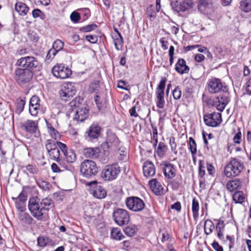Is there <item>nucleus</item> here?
Returning a JSON list of instances; mask_svg holds the SVG:
<instances>
[{
    "label": "nucleus",
    "mask_w": 251,
    "mask_h": 251,
    "mask_svg": "<svg viewBox=\"0 0 251 251\" xmlns=\"http://www.w3.org/2000/svg\"><path fill=\"white\" fill-rule=\"evenodd\" d=\"M32 16L34 18H36L38 17H41L43 14L41 11L39 9H35L32 11Z\"/></svg>",
    "instance_id": "obj_62"
},
{
    "label": "nucleus",
    "mask_w": 251,
    "mask_h": 251,
    "mask_svg": "<svg viewBox=\"0 0 251 251\" xmlns=\"http://www.w3.org/2000/svg\"><path fill=\"white\" fill-rule=\"evenodd\" d=\"M27 196L26 193L23 191L19 194V195L18 196V197L17 198H13V199L15 200V201H17L20 202H25V201L27 200Z\"/></svg>",
    "instance_id": "obj_49"
},
{
    "label": "nucleus",
    "mask_w": 251,
    "mask_h": 251,
    "mask_svg": "<svg viewBox=\"0 0 251 251\" xmlns=\"http://www.w3.org/2000/svg\"><path fill=\"white\" fill-rule=\"evenodd\" d=\"M228 102L229 99L228 94H225L216 98L214 101V105L216 106L218 110L223 111Z\"/></svg>",
    "instance_id": "obj_19"
},
{
    "label": "nucleus",
    "mask_w": 251,
    "mask_h": 251,
    "mask_svg": "<svg viewBox=\"0 0 251 251\" xmlns=\"http://www.w3.org/2000/svg\"><path fill=\"white\" fill-rule=\"evenodd\" d=\"M18 218L23 224L30 225L32 223L33 219L25 211L18 213Z\"/></svg>",
    "instance_id": "obj_29"
},
{
    "label": "nucleus",
    "mask_w": 251,
    "mask_h": 251,
    "mask_svg": "<svg viewBox=\"0 0 251 251\" xmlns=\"http://www.w3.org/2000/svg\"><path fill=\"white\" fill-rule=\"evenodd\" d=\"M15 74L17 80L21 83L29 81L32 77V72L28 69H18Z\"/></svg>",
    "instance_id": "obj_16"
},
{
    "label": "nucleus",
    "mask_w": 251,
    "mask_h": 251,
    "mask_svg": "<svg viewBox=\"0 0 251 251\" xmlns=\"http://www.w3.org/2000/svg\"><path fill=\"white\" fill-rule=\"evenodd\" d=\"M17 64L25 69L27 68H35L39 70L41 65L37 60L32 56H25L18 59Z\"/></svg>",
    "instance_id": "obj_7"
},
{
    "label": "nucleus",
    "mask_w": 251,
    "mask_h": 251,
    "mask_svg": "<svg viewBox=\"0 0 251 251\" xmlns=\"http://www.w3.org/2000/svg\"><path fill=\"white\" fill-rule=\"evenodd\" d=\"M166 81L165 78L161 79L155 92L156 96V103L159 108H163L164 106V89Z\"/></svg>",
    "instance_id": "obj_13"
},
{
    "label": "nucleus",
    "mask_w": 251,
    "mask_h": 251,
    "mask_svg": "<svg viewBox=\"0 0 251 251\" xmlns=\"http://www.w3.org/2000/svg\"><path fill=\"white\" fill-rule=\"evenodd\" d=\"M126 204L129 210L135 212L141 211L145 207L144 201L136 197L127 198L126 200Z\"/></svg>",
    "instance_id": "obj_9"
},
{
    "label": "nucleus",
    "mask_w": 251,
    "mask_h": 251,
    "mask_svg": "<svg viewBox=\"0 0 251 251\" xmlns=\"http://www.w3.org/2000/svg\"><path fill=\"white\" fill-rule=\"evenodd\" d=\"M242 134L240 131L237 133L233 137V142L235 144H239L241 140Z\"/></svg>",
    "instance_id": "obj_59"
},
{
    "label": "nucleus",
    "mask_w": 251,
    "mask_h": 251,
    "mask_svg": "<svg viewBox=\"0 0 251 251\" xmlns=\"http://www.w3.org/2000/svg\"><path fill=\"white\" fill-rule=\"evenodd\" d=\"M214 227L215 226L211 220L207 219L205 221L204 230L206 234L209 235L211 234Z\"/></svg>",
    "instance_id": "obj_36"
},
{
    "label": "nucleus",
    "mask_w": 251,
    "mask_h": 251,
    "mask_svg": "<svg viewBox=\"0 0 251 251\" xmlns=\"http://www.w3.org/2000/svg\"><path fill=\"white\" fill-rule=\"evenodd\" d=\"M137 230L136 226L135 225H131L125 227L124 232L127 236L132 237L136 233Z\"/></svg>",
    "instance_id": "obj_40"
},
{
    "label": "nucleus",
    "mask_w": 251,
    "mask_h": 251,
    "mask_svg": "<svg viewBox=\"0 0 251 251\" xmlns=\"http://www.w3.org/2000/svg\"><path fill=\"white\" fill-rule=\"evenodd\" d=\"M212 246L216 251H223V248L217 242H214L212 244Z\"/></svg>",
    "instance_id": "obj_64"
},
{
    "label": "nucleus",
    "mask_w": 251,
    "mask_h": 251,
    "mask_svg": "<svg viewBox=\"0 0 251 251\" xmlns=\"http://www.w3.org/2000/svg\"><path fill=\"white\" fill-rule=\"evenodd\" d=\"M97 27V25L95 24L87 25L82 28V30L85 32H90L95 29Z\"/></svg>",
    "instance_id": "obj_55"
},
{
    "label": "nucleus",
    "mask_w": 251,
    "mask_h": 251,
    "mask_svg": "<svg viewBox=\"0 0 251 251\" xmlns=\"http://www.w3.org/2000/svg\"><path fill=\"white\" fill-rule=\"evenodd\" d=\"M114 220L119 226L127 224L130 219L127 211L124 209L118 208L113 213Z\"/></svg>",
    "instance_id": "obj_10"
},
{
    "label": "nucleus",
    "mask_w": 251,
    "mask_h": 251,
    "mask_svg": "<svg viewBox=\"0 0 251 251\" xmlns=\"http://www.w3.org/2000/svg\"><path fill=\"white\" fill-rule=\"evenodd\" d=\"M45 121L49 134L52 138L56 140H59L61 137L60 133L53 127L50 123H49L47 120Z\"/></svg>",
    "instance_id": "obj_26"
},
{
    "label": "nucleus",
    "mask_w": 251,
    "mask_h": 251,
    "mask_svg": "<svg viewBox=\"0 0 251 251\" xmlns=\"http://www.w3.org/2000/svg\"><path fill=\"white\" fill-rule=\"evenodd\" d=\"M149 185L152 192L157 195L163 193V187L161 183L156 179H152L149 181Z\"/></svg>",
    "instance_id": "obj_22"
},
{
    "label": "nucleus",
    "mask_w": 251,
    "mask_h": 251,
    "mask_svg": "<svg viewBox=\"0 0 251 251\" xmlns=\"http://www.w3.org/2000/svg\"><path fill=\"white\" fill-rule=\"evenodd\" d=\"M16 207L18 210L19 212H22L25 211L26 210V206L25 202H20L17 201H15Z\"/></svg>",
    "instance_id": "obj_47"
},
{
    "label": "nucleus",
    "mask_w": 251,
    "mask_h": 251,
    "mask_svg": "<svg viewBox=\"0 0 251 251\" xmlns=\"http://www.w3.org/2000/svg\"><path fill=\"white\" fill-rule=\"evenodd\" d=\"M28 209L32 216L38 220L43 219L44 211L37 197L30 198L28 201Z\"/></svg>",
    "instance_id": "obj_3"
},
{
    "label": "nucleus",
    "mask_w": 251,
    "mask_h": 251,
    "mask_svg": "<svg viewBox=\"0 0 251 251\" xmlns=\"http://www.w3.org/2000/svg\"><path fill=\"white\" fill-rule=\"evenodd\" d=\"M113 142H111L108 140L105 143H104L101 145V147L104 151H106L109 149H112L117 146L118 142V139L115 137H113Z\"/></svg>",
    "instance_id": "obj_33"
},
{
    "label": "nucleus",
    "mask_w": 251,
    "mask_h": 251,
    "mask_svg": "<svg viewBox=\"0 0 251 251\" xmlns=\"http://www.w3.org/2000/svg\"><path fill=\"white\" fill-rule=\"evenodd\" d=\"M40 99L36 96L31 97L29 101V112L31 116H36L39 112L44 113L46 108L41 104Z\"/></svg>",
    "instance_id": "obj_12"
},
{
    "label": "nucleus",
    "mask_w": 251,
    "mask_h": 251,
    "mask_svg": "<svg viewBox=\"0 0 251 251\" xmlns=\"http://www.w3.org/2000/svg\"><path fill=\"white\" fill-rule=\"evenodd\" d=\"M38 244L39 246L44 247L46 246L48 243V238L41 236L37 239Z\"/></svg>",
    "instance_id": "obj_52"
},
{
    "label": "nucleus",
    "mask_w": 251,
    "mask_h": 251,
    "mask_svg": "<svg viewBox=\"0 0 251 251\" xmlns=\"http://www.w3.org/2000/svg\"><path fill=\"white\" fill-rule=\"evenodd\" d=\"M225 227L224 222L223 220H219L216 225V228L217 230H223Z\"/></svg>",
    "instance_id": "obj_63"
},
{
    "label": "nucleus",
    "mask_w": 251,
    "mask_h": 251,
    "mask_svg": "<svg viewBox=\"0 0 251 251\" xmlns=\"http://www.w3.org/2000/svg\"><path fill=\"white\" fill-rule=\"evenodd\" d=\"M244 168L243 164L239 160L233 158L225 167L224 173L227 177L238 176Z\"/></svg>",
    "instance_id": "obj_1"
},
{
    "label": "nucleus",
    "mask_w": 251,
    "mask_h": 251,
    "mask_svg": "<svg viewBox=\"0 0 251 251\" xmlns=\"http://www.w3.org/2000/svg\"><path fill=\"white\" fill-rule=\"evenodd\" d=\"M80 172L84 177L90 178L97 174L98 168L94 161L86 160L81 164Z\"/></svg>",
    "instance_id": "obj_4"
},
{
    "label": "nucleus",
    "mask_w": 251,
    "mask_h": 251,
    "mask_svg": "<svg viewBox=\"0 0 251 251\" xmlns=\"http://www.w3.org/2000/svg\"><path fill=\"white\" fill-rule=\"evenodd\" d=\"M173 97L175 100H178L181 96V91L178 87H176L173 91Z\"/></svg>",
    "instance_id": "obj_51"
},
{
    "label": "nucleus",
    "mask_w": 251,
    "mask_h": 251,
    "mask_svg": "<svg viewBox=\"0 0 251 251\" xmlns=\"http://www.w3.org/2000/svg\"><path fill=\"white\" fill-rule=\"evenodd\" d=\"M88 185H93V188L90 191L91 193L96 198L101 199L104 198L107 195L104 189L97 184L96 181H92L88 183Z\"/></svg>",
    "instance_id": "obj_17"
},
{
    "label": "nucleus",
    "mask_w": 251,
    "mask_h": 251,
    "mask_svg": "<svg viewBox=\"0 0 251 251\" xmlns=\"http://www.w3.org/2000/svg\"><path fill=\"white\" fill-rule=\"evenodd\" d=\"M82 100L80 97H76L72 100L69 104L72 109V113H74L78 107L84 105L81 103Z\"/></svg>",
    "instance_id": "obj_32"
},
{
    "label": "nucleus",
    "mask_w": 251,
    "mask_h": 251,
    "mask_svg": "<svg viewBox=\"0 0 251 251\" xmlns=\"http://www.w3.org/2000/svg\"><path fill=\"white\" fill-rule=\"evenodd\" d=\"M21 126L27 132L33 134L34 137H38L40 136L37 121L28 120L22 124Z\"/></svg>",
    "instance_id": "obj_15"
},
{
    "label": "nucleus",
    "mask_w": 251,
    "mask_h": 251,
    "mask_svg": "<svg viewBox=\"0 0 251 251\" xmlns=\"http://www.w3.org/2000/svg\"><path fill=\"white\" fill-rule=\"evenodd\" d=\"M241 9L246 12H249L251 10V0H245L241 2Z\"/></svg>",
    "instance_id": "obj_43"
},
{
    "label": "nucleus",
    "mask_w": 251,
    "mask_h": 251,
    "mask_svg": "<svg viewBox=\"0 0 251 251\" xmlns=\"http://www.w3.org/2000/svg\"><path fill=\"white\" fill-rule=\"evenodd\" d=\"M46 147L48 152L57 148L56 144L53 141L50 140L47 141Z\"/></svg>",
    "instance_id": "obj_45"
},
{
    "label": "nucleus",
    "mask_w": 251,
    "mask_h": 251,
    "mask_svg": "<svg viewBox=\"0 0 251 251\" xmlns=\"http://www.w3.org/2000/svg\"><path fill=\"white\" fill-rule=\"evenodd\" d=\"M168 150L167 147L163 143L160 142L156 150V154L160 157H163Z\"/></svg>",
    "instance_id": "obj_39"
},
{
    "label": "nucleus",
    "mask_w": 251,
    "mask_h": 251,
    "mask_svg": "<svg viewBox=\"0 0 251 251\" xmlns=\"http://www.w3.org/2000/svg\"><path fill=\"white\" fill-rule=\"evenodd\" d=\"M26 170L31 174H36L38 172V169L32 165H28L26 166Z\"/></svg>",
    "instance_id": "obj_54"
},
{
    "label": "nucleus",
    "mask_w": 251,
    "mask_h": 251,
    "mask_svg": "<svg viewBox=\"0 0 251 251\" xmlns=\"http://www.w3.org/2000/svg\"><path fill=\"white\" fill-rule=\"evenodd\" d=\"M73 113L74 120L83 122L87 118L89 115V110L85 105H83L78 107Z\"/></svg>",
    "instance_id": "obj_18"
},
{
    "label": "nucleus",
    "mask_w": 251,
    "mask_h": 251,
    "mask_svg": "<svg viewBox=\"0 0 251 251\" xmlns=\"http://www.w3.org/2000/svg\"><path fill=\"white\" fill-rule=\"evenodd\" d=\"M112 38L115 48L118 50H121L123 45V39L121 34H113Z\"/></svg>",
    "instance_id": "obj_28"
},
{
    "label": "nucleus",
    "mask_w": 251,
    "mask_h": 251,
    "mask_svg": "<svg viewBox=\"0 0 251 251\" xmlns=\"http://www.w3.org/2000/svg\"><path fill=\"white\" fill-rule=\"evenodd\" d=\"M189 150L192 154V157L194 158L197 153V145L195 141L192 137H190L189 139Z\"/></svg>",
    "instance_id": "obj_42"
},
{
    "label": "nucleus",
    "mask_w": 251,
    "mask_h": 251,
    "mask_svg": "<svg viewBox=\"0 0 251 251\" xmlns=\"http://www.w3.org/2000/svg\"><path fill=\"white\" fill-rule=\"evenodd\" d=\"M100 152V149L98 148H88L83 150V154L87 158H96Z\"/></svg>",
    "instance_id": "obj_23"
},
{
    "label": "nucleus",
    "mask_w": 251,
    "mask_h": 251,
    "mask_svg": "<svg viewBox=\"0 0 251 251\" xmlns=\"http://www.w3.org/2000/svg\"><path fill=\"white\" fill-rule=\"evenodd\" d=\"M64 47V43L60 40H56L52 45V48L57 52L62 50Z\"/></svg>",
    "instance_id": "obj_44"
},
{
    "label": "nucleus",
    "mask_w": 251,
    "mask_h": 251,
    "mask_svg": "<svg viewBox=\"0 0 251 251\" xmlns=\"http://www.w3.org/2000/svg\"><path fill=\"white\" fill-rule=\"evenodd\" d=\"M58 52L53 48L50 49L47 53L46 58L48 59L53 58Z\"/></svg>",
    "instance_id": "obj_57"
},
{
    "label": "nucleus",
    "mask_w": 251,
    "mask_h": 251,
    "mask_svg": "<svg viewBox=\"0 0 251 251\" xmlns=\"http://www.w3.org/2000/svg\"><path fill=\"white\" fill-rule=\"evenodd\" d=\"M241 186L242 182L238 178L230 180L227 181L226 184V188L230 192L240 188Z\"/></svg>",
    "instance_id": "obj_24"
},
{
    "label": "nucleus",
    "mask_w": 251,
    "mask_h": 251,
    "mask_svg": "<svg viewBox=\"0 0 251 251\" xmlns=\"http://www.w3.org/2000/svg\"><path fill=\"white\" fill-rule=\"evenodd\" d=\"M50 159L58 162L59 160L60 152L58 148L48 152Z\"/></svg>",
    "instance_id": "obj_41"
},
{
    "label": "nucleus",
    "mask_w": 251,
    "mask_h": 251,
    "mask_svg": "<svg viewBox=\"0 0 251 251\" xmlns=\"http://www.w3.org/2000/svg\"><path fill=\"white\" fill-rule=\"evenodd\" d=\"M199 209V202L195 198H194L192 201V210L193 216L195 220H197L198 218Z\"/></svg>",
    "instance_id": "obj_34"
},
{
    "label": "nucleus",
    "mask_w": 251,
    "mask_h": 251,
    "mask_svg": "<svg viewBox=\"0 0 251 251\" xmlns=\"http://www.w3.org/2000/svg\"><path fill=\"white\" fill-rule=\"evenodd\" d=\"M198 48V51L200 52H204L205 53V52L206 51V50H207L206 48L204 47H201V46L200 45H193V46H189L187 47V48L188 49L187 50H191L192 49H194L195 48Z\"/></svg>",
    "instance_id": "obj_53"
},
{
    "label": "nucleus",
    "mask_w": 251,
    "mask_h": 251,
    "mask_svg": "<svg viewBox=\"0 0 251 251\" xmlns=\"http://www.w3.org/2000/svg\"><path fill=\"white\" fill-rule=\"evenodd\" d=\"M70 19L73 22L77 23L80 19V14L77 12L74 11L70 15Z\"/></svg>",
    "instance_id": "obj_50"
},
{
    "label": "nucleus",
    "mask_w": 251,
    "mask_h": 251,
    "mask_svg": "<svg viewBox=\"0 0 251 251\" xmlns=\"http://www.w3.org/2000/svg\"><path fill=\"white\" fill-rule=\"evenodd\" d=\"M15 10L21 15H25L28 11V7L22 2H17L15 4Z\"/></svg>",
    "instance_id": "obj_31"
},
{
    "label": "nucleus",
    "mask_w": 251,
    "mask_h": 251,
    "mask_svg": "<svg viewBox=\"0 0 251 251\" xmlns=\"http://www.w3.org/2000/svg\"><path fill=\"white\" fill-rule=\"evenodd\" d=\"M41 206L43 209L44 211L49 210L52 207V201L50 199L45 198L40 201Z\"/></svg>",
    "instance_id": "obj_37"
},
{
    "label": "nucleus",
    "mask_w": 251,
    "mask_h": 251,
    "mask_svg": "<svg viewBox=\"0 0 251 251\" xmlns=\"http://www.w3.org/2000/svg\"><path fill=\"white\" fill-rule=\"evenodd\" d=\"M164 173L165 176L169 178H172L176 176V170L173 166L170 163L165 165Z\"/></svg>",
    "instance_id": "obj_27"
},
{
    "label": "nucleus",
    "mask_w": 251,
    "mask_h": 251,
    "mask_svg": "<svg viewBox=\"0 0 251 251\" xmlns=\"http://www.w3.org/2000/svg\"><path fill=\"white\" fill-rule=\"evenodd\" d=\"M85 39L91 43H96L98 41V36L96 35H87L85 36Z\"/></svg>",
    "instance_id": "obj_56"
},
{
    "label": "nucleus",
    "mask_w": 251,
    "mask_h": 251,
    "mask_svg": "<svg viewBox=\"0 0 251 251\" xmlns=\"http://www.w3.org/2000/svg\"><path fill=\"white\" fill-rule=\"evenodd\" d=\"M143 173L147 177L153 176L155 173V169L154 164L151 161H146L143 167Z\"/></svg>",
    "instance_id": "obj_20"
},
{
    "label": "nucleus",
    "mask_w": 251,
    "mask_h": 251,
    "mask_svg": "<svg viewBox=\"0 0 251 251\" xmlns=\"http://www.w3.org/2000/svg\"><path fill=\"white\" fill-rule=\"evenodd\" d=\"M195 5L192 0H183L181 1H175L171 2L173 10L177 12H189Z\"/></svg>",
    "instance_id": "obj_8"
},
{
    "label": "nucleus",
    "mask_w": 251,
    "mask_h": 251,
    "mask_svg": "<svg viewBox=\"0 0 251 251\" xmlns=\"http://www.w3.org/2000/svg\"><path fill=\"white\" fill-rule=\"evenodd\" d=\"M207 89L208 91L211 94L227 91L226 86L222 82L221 80L215 77L209 79L207 82Z\"/></svg>",
    "instance_id": "obj_6"
},
{
    "label": "nucleus",
    "mask_w": 251,
    "mask_h": 251,
    "mask_svg": "<svg viewBox=\"0 0 251 251\" xmlns=\"http://www.w3.org/2000/svg\"><path fill=\"white\" fill-rule=\"evenodd\" d=\"M232 199L236 203H242L245 201L246 196L242 191H237L233 195Z\"/></svg>",
    "instance_id": "obj_30"
},
{
    "label": "nucleus",
    "mask_w": 251,
    "mask_h": 251,
    "mask_svg": "<svg viewBox=\"0 0 251 251\" xmlns=\"http://www.w3.org/2000/svg\"><path fill=\"white\" fill-rule=\"evenodd\" d=\"M175 70L181 75L187 74L189 71V67L186 65L184 59L179 58L176 64Z\"/></svg>",
    "instance_id": "obj_21"
},
{
    "label": "nucleus",
    "mask_w": 251,
    "mask_h": 251,
    "mask_svg": "<svg viewBox=\"0 0 251 251\" xmlns=\"http://www.w3.org/2000/svg\"><path fill=\"white\" fill-rule=\"evenodd\" d=\"M95 101L96 102V104L97 105L98 108L99 109V110H100L103 105V103L100 100V98L99 96H96L95 98Z\"/></svg>",
    "instance_id": "obj_60"
},
{
    "label": "nucleus",
    "mask_w": 251,
    "mask_h": 251,
    "mask_svg": "<svg viewBox=\"0 0 251 251\" xmlns=\"http://www.w3.org/2000/svg\"><path fill=\"white\" fill-rule=\"evenodd\" d=\"M169 145L171 147V151L175 154L177 153V151L176 150V144L175 142V138L174 137H171L169 139Z\"/></svg>",
    "instance_id": "obj_46"
},
{
    "label": "nucleus",
    "mask_w": 251,
    "mask_h": 251,
    "mask_svg": "<svg viewBox=\"0 0 251 251\" xmlns=\"http://www.w3.org/2000/svg\"><path fill=\"white\" fill-rule=\"evenodd\" d=\"M64 155L66 160L69 163H74L76 159V154L73 150H69Z\"/></svg>",
    "instance_id": "obj_35"
},
{
    "label": "nucleus",
    "mask_w": 251,
    "mask_h": 251,
    "mask_svg": "<svg viewBox=\"0 0 251 251\" xmlns=\"http://www.w3.org/2000/svg\"><path fill=\"white\" fill-rule=\"evenodd\" d=\"M53 75L60 79H65L72 74L71 70L63 64H57L52 69Z\"/></svg>",
    "instance_id": "obj_11"
},
{
    "label": "nucleus",
    "mask_w": 251,
    "mask_h": 251,
    "mask_svg": "<svg viewBox=\"0 0 251 251\" xmlns=\"http://www.w3.org/2000/svg\"><path fill=\"white\" fill-rule=\"evenodd\" d=\"M111 237L117 240H121L124 238V235L118 228H113L111 232Z\"/></svg>",
    "instance_id": "obj_38"
},
{
    "label": "nucleus",
    "mask_w": 251,
    "mask_h": 251,
    "mask_svg": "<svg viewBox=\"0 0 251 251\" xmlns=\"http://www.w3.org/2000/svg\"><path fill=\"white\" fill-rule=\"evenodd\" d=\"M99 87V83L96 81L92 83L90 85V91L93 92H95Z\"/></svg>",
    "instance_id": "obj_61"
},
{
    "label": "nucleus",
    "mask_w": 251,
    "mask_h": 251,
    "mask_svg": "<svg viewBox=\"0 0 251 251\" xmlns=\"http://www.w3.org/2000/svg\"><path fill=\"white\" fill-rule=\"evenodd\" d=\"M25 102L23 100H19L17 104L16 110V112L18 113H20L24 110V106L25 105Z\"/></svg>",
    "instance_id": "obj_48"
},
{
    "label": "nucleus",
    "mask_w": 251,
    "mask_h": 251,
    "mask_svg": "<svg viewBox=\"0 0 251 251\" xmlns=\"http://www.w3.org/2000/svg\"><path fill=\"white\" fill-rule=\"evenodd\" d=\"M76 92V88L75 83L66 82L62 85L59 94L62 100L68 101L75 95Z\"/></svg>",
    "instance_id": "obj_5"
},
{
    "label": "nucleus",
    "mask_w": 251,
    "mask_h": 251,
    "mask_svg": "<svg viewBox=\"0 0 251 251\" xmlns=\"http://www.w3.org/2000/svg\"><path fill=\"white\" fill-rule=\"evenodd\" d=\"M205 124L212 127H216L222 122L221 114L220 113L213 112L212 113L206 114L204 116Z\"/></svg>",
    "instance_id": "obj_14"
},
{
    "label": "nucleus",
    "mask_w": 251,
    "mask_h": 251,
    "mask_svg": "<svg viewBox=\"0 0 251 251\" xmlns=\"http://www.w3.org/2000/svg\"><path fill=\"white\" fill-rule=\"evenodd\" d=\"M100 127L98 125L93 124L89 127L88 131V136L92 139L98 138L100 132Z\"/></svg>",
    "instance_id": "obj_25"
},
{
    "label": "nucleus",
    "mask_w": 251,
    "mask_h": 251,
    "mask_svg": "<svg viewBox=\"0 0 251 251\" xmlns=\"http://www.w3.org/2000/svg\"><path fill=\"white\" fill-rule=\"evenodd\" d=\"M56 145H57L58 148H59V149L61 150L63 154L66 153V152L69 151L67 149V146L64 143H62L60 142H56Z\"/></svg>",
    "instance_id": "obj_58"
},
{
    "label": "nucleus",
    "mask_w": 251,
    "mask_h": 251,
    "mask_svg": "<svg viewBox=\"0 0 251 251\" xmlns=\"http://www.w3.org/2000/svg\"><path fill=\"white\" fill-rule=\"evenodd\" d=\"M121 172V169L117 163L105 166L101 171V177L106 181H112L116 179Z\"/></svg>",
    "instance_id": "obj_2"
}]
</instances>
